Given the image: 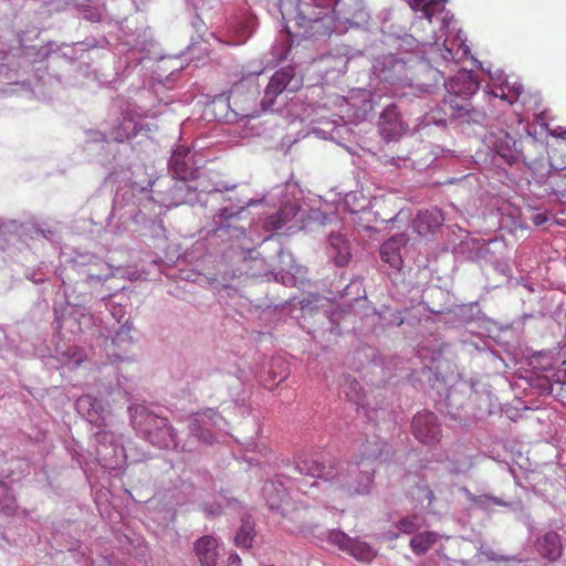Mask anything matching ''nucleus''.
I'll use <instances>...</instances> for the list:
<instances>
[{
  "instance_id": "42",
  "label": "nucleus",
  "mask_w": 566,
  "mask_h": 566,
  "mask_svg": "<svg viewBox=\"0 0 566 566\" xmlns=\"http://www.w3.org/2000/svg\"><path fill=\"white\" fill-rule=\"evenodd\" d=\"M448 52V55H444L446 59H448L449 56H452V52L450 50H447Z\"/></svg>"
},
{
  "instance_id": "8",
  "label": "nucleus",
  "mask_w": 566,
  "mask_h": 566,
  "mask_svg": "<svg viewBox=\"0 0 566 566\" xmlns=\"http://www.w3.org/2000/svg\"><path fill=\"white\" fill-rule=\"evenodd\" d=\"M295 75L292 66L276 71L270 78L264 92L263 105L271 106L275 98L291 84Z\"/></svg>"
},
{
  "instance_id": "37",
  "label": "nucleus",
  "mask_w": 566,
  "mask_h": 566,
  "mask_svg": "<svg viewBox=\"0 0 566 566\" xmlns=\"http://www.w3.org/2000/svg\"><path fill=\"white\" fill-rule=\"evenodd\" d=\"M243 86H244V82L237 83V84L232 87V90H231V92H230V93H231V96H233V95L235 94V92H237V91H239V90H240L241 87H243Z\"/></svg>"
},
{
  "instance_id": "12",
  "label": "nucleus",
  "mask_w": 566,
  "mask_h": 566,
  "mask_svg": "<svg viewBox=\"0 0 566 566\" xmlns=\"http://www.w3.org/2000/svg\"><path fill=\"white\" fill-rule=\"evenodd\" d=\"M382 453L381 441L377 437L366 439L359 447V453L350 461H359V464L366 468H373L370 464Z\"/></svg>"
},
{
  "instance_id": "35",
  "label": "nucleus",
  "mask_w": 566,
  "mask_h": 566,
  "mask_svg": "<svg viewBox=\"0 0 566 566\" xmlns=\"http://www.w3.org/2000/svg\"><path fill=\"white\" fill-rule=\"evenodd\" d=\"M400 220H402V211H400L399 213H397V216H396L392 220H390V222H391V229H394V228H395V226H396Z\"/></svg>"
},
{
  "instance_id": "11",
  "label": "nucleus",
  "mask_w": 566,
  "mask_h": 566,
  "mask_svg": "<svg viewBox=\"0 0 566 566\" xmlns=\"http://www.w3.org/2000/svg\"><path fill=\"white\" fill-rule=\"evenodd\" d=\"M218 542L214 537L206 535L195 543V552L201 566H216L218 557Z\"/></svg>"
},
{
  "instance_id": "24",
  "label": "nucleus",
  "mask_w": 566,
  "mask_h": 566,
  "mask_svg": "<svg viewBox=\"0 0 566 566\" xmlns=\"http://www.w3.org/2000/svg\"><path fill=\"white\" fill-rule=\"evenodd\" d=\"M555 150H560L564 154V160L562 164H566V130L560 134V139L557 140V146L555 148H552V153Z\"/></svg>"
},
{
  "instance_id": "33",
  "label": "nucleus",
  "mask_w": 566,
  "mask_h": 566,
  "mask_svg": "<svg viewBox=\"0 0 566 566\" xmlns=\"http://www.w3.org/2000/svg\"><path fill=\"white\" fill-rule=\"evenodd\" d=\"M219 222L221 223L224 220H233V219H238V217L235 214H232V213H227V210H223L221 211V213L219 214Z\"/></svg>"
},
{
  "instance_id": "21",
  "label": "nucleus",
  "mask_w": 566,
  "mask_h": 566,
  "mask_svg": "<svg viewBox=\"0 0 566 566\" xmlns=\"http://www.w3.org/2000/svg\"><path fill=\"white\" fill-rule=\"evenodd\" d=\"M409 241L408 235L405 232H395L390 235L388 243L390 248H405Z\"/></svg>"
},
{
  "instance_id": "28",
  "label": "nucleus",
  "mask_w": 566,
  "mask_h": 566,
  "mask_svg": "<svg viewBox=\"0 0 566 566\" xmlns=\"http://www.w3.org/2000/svg\"><path fill=\"white\" fill-rule=\"evenodd\" d=\"M130 136H132V135H130V134H128V133H125V132H124V133H122V132H120V129L118 128V129H116V130L114 132V137H113V139H114L115 142H117V143H123V142H125L126 139H129V138H130Z\"/></svg>"
},
{
  "instance_id": "38",
  "label": "nucleus",
  "mask_w": 566,
  "mask_h": 566,
  "mask_svg": "<svg viewBox=\"0 0 566 566\" xmlns=\"http://www.w3.org/2000/svg\"><path fill=\"white\" fill-rule=\"evenodd\" d=\"M287 375H289V373H287L286 368H283V370L279 375L280 377H279L277 382L283 381L287 377Z\"/></svg>"
},
{
  "instance_id": "9",
  "label": "nucleus",
  "mask_w": 566,
  "mask_h": 566,
  "mask_svg": "<svg viewBox=\"0 0 566 566\" xmlns=\"http://www.w3.org/2000/svg\"><path fill=\"white\" fill-rule=\"evenodd\" d=\"M444 221L443 214L438 209L420 211L413 219V231L420 237L433 235Z\"/></svg>"
},
{
  "instance_id": "17",
  "label": "nucleus",
  "mask_w": 566,
  "mask_h": 566,
  "mask_svg": "<svg viewBox=\"0 0 566 566\" xmlns=\"http://www.w3.org/2000/svg\"><path fill=\"white\" fill-rule=\"evenodd\" d=\"M437 542V534L433 532H422L410 539V547L417 555L427 553Z\"/></svg>"
},
{
  "instance_id": "30",
  "label": "nucleus",
  "mask_w": 566,
  "mask_h": 566,
  "mask_svg": "<svg viewBox=\"0 0 566 566\" xmlns=\"http://www.w3.org/2000/svg\"><path fill=\"white\" fill-rule=\"evenodd\" d=\"M280 272H286V273H292V274H301V268L300 266H294L293 264L291 265H287V266H281L280 268Z\"/></svg>"
},
{
  "instance_id": "19",
  "label": "nucleus",
  "mask_w": 566,
  "mask_h": 566,
  "mask_svg": "<svg viewBox=\"0 0 566 566\" xmlns=\"http://www.w3.org/2000/svg\"><path fill=\"white\" fill-rule=\"evenodd\" d=\"M399 252L400 250H380V258L392 269L400 270L403 261Z\"/></svg>"
},
{
  "instance_id": "31",
  "label": "nucleus",
  "mask_w": 566,
  "mask_h": 566,
  "mask_svg": "<svg viewBox=\"0 0 566 566\" xmlns=\"http://www.w3.org/2000/svg\"><path fill=\"white\" fill-rule=\"evenodd\" d=\"M203 511H205V512H206V514H207V515H209V516H214V515H219V514H221V507H220V506H218V507H216V509H214V507H212V506H208V505H206V506H205V509H203Z\"/></svg>"
},
{
  "instance_id": "34",
  "label": "nucleus",
  "mask_w": 566,
  "mask_h": 566,
  "mask_svg": "<svg viewBox=\"0 0 566 566\" xmlns=\"http://www.w3.org/2000/svg\"><path fill=\"white\" fill-rule=\"evenodd\" d=\"M304 514V512L302 511H298V510H295L292 515L289 517L290 521H296V520H300L302 517V515Z\"/></svg>"
},
{
  "instance_id": "7",
  "label": "nucleus",
  "mask_w": 566,
  "mask_h": 566,
  "mask_svg": "<svg viewBox=\"0 0 566 566\" xmlns=\"http://www.w3.org/2000/svg\"><path fill=\"white\" fill-rule=\"evenodd\" d=\"M379 130L381 136L388 142L397 139L405 133L406 126L401 120L396 105H388L381 112L379 117Z\"/></svg>"
},
{
  "instance_id": "36",
  "label": "nucleus",
  "mask_w": 566,
  "mask_h": 566,
  "mask_svg": "<svg viewBox=\"0 0 566 566\" xmlns=\"http://www.w3.org/2000/svg\"><path fill=\"white\" fill-rule=\"evenodd\" d=\"M538 142L536 138L534 137H531L528 139L525 140V146H532V147H535L537 146Z\"/></svg>"
},
{
  "instance_id": "5",
  "label": "nucleus",
  "mask_w": 566,
  "mask_h": 566,
  "mask_svg": "<svg viewBox=\"0 0 566 566\" xmlns=\"http://www.w3.org/2000/svg\"><path fill=\"white\" fill-rule=\"evenodd\" d=\"M412 429L415 437L424 444H436L441 439V428L432 412H419L413 417Z\"/></svg>"
},
{
  "instance_id": "16",
  "label": "nucleus",
  "mask_w": 566,
  "mask_h": 566,
  "mask_svg": "<svg viewBox=\"0 0 566 566\" xmlns=\"http://www.w3.org/2000/svg\"><path fill=\"white\" fill-rule=\"evenodd\" d=\"M408 3L412 11L422 12L429 22L437 11L444 9V0H409Z\"/></svg>"
},
{
  "instance_id": "13",
  "label": "nucleus",
  "mask_w": 566,
  "mask_h": 566,
  "mask_svg": "<svg viewBox=\"0 0 566 566\" xmlns=\"http://www.w3.org/2000/svg\"><path fill=\"white\" fill-rule=\"evenodd\" d=\"M537 551L546 559H558L563 553L560 536L556 532L546 533L537 539Z\"/></svg>"
},
{
  "instance_id": "10",
  "label": "nucleus",
  "mask_w": 566,
  "mask_h": 566,
  "mask_svg": "<svg viewBox=\"0 0 566 566\" xmlns=\"http://www.w3.org/2000/svg\"><path fill=\"white\" fill-rule=\"evenodd\" d=\"M189 155V149L186 147H178L170 157V169L174 176L182 181L195 179L197 169L191 168L186 158Z\"/></svg>"
},
{
  "instance_id": "45",
  "label": "nucleus",
  "mask_w": 566,
  "mask_h": 566,
  "mask_svg": "<svg viewBox=\"0 0 566 566\" xmlns=\"http://www.w3.org/2000/svg\"><path fill=\"white\" fill-rule=\"evenodd\" d=\"M133 129H134V134L133 135H136V133H137L136 125L133 126Z\"/></svg>"
},
{
  "instance_id": "40",
  "label": "nucleus",
  "mask_w": 566,
  "mask_h": 566,
  "mask_svg": "<svg viewBox=\"0 0 566 566\" xmlns=\"http://www.w3.org/2000/svg\"><path fill=\"white\" fill-rule=\"evenodd\" d=\"M464 467H465V469H470L472 467V460H471L470 457L467 459V462L464 463Z\"/></svg>"
},
{
  "instance_id": "14",
  "label": "nucleus",
  "mask_w": 566,
  "mask_h": 566,
  "mask_svg": "<svg viewBox=\"0 0 566 566\" xmlns=\"http://www.w3.org/2000/svg\"><path fill=\"white\" fill-rule=\"evenodd\" d=\"M263 495L271 510L283 509V504L287 499L285 489L281 484H275L274 482L264 484Z\"/></svg>"
},
{
  "instance_id": "18",
  "label": "nucleus",
  "mask_w": 566,
  "mask_h": 566,
  "mask_svg": "<svg viewBox=\"0 0 566 566\" xmlns=\"http://www.w3.org/2000/svg\"><path fill=\"white\" fill-rule=\"evenodd\" d=\"M253 536L254 534L252 525L248 522H244L234 537L235 545L244 548L251 547Z\"/></svg>"
},
{
  "instance_id": "1",
  "label": "nucleus",
  "mask_w": 566,
  "mask_h": 566,
  "mask_svg": "<svg viewBox=\"0 0 566 566\" xmlns=\"http://www.w3.org/2000/svg\"><path fill=\"white\" fill-rule=\"evenodd\" d=\"M374 468L363 467L359 461L342 464L334 460L317 464L311 472L331 482L332 492L344 497L369 494L374 486Z\"/></svg>"
},
{
  "instance_id": "41",
  "label": "nucleus",
  "mask_w": 566,
  "mask_h": 566,
  "mask_svg": "<svg viewBox=\"0 0 566 566\" xmlns=\"http://www.w3.org/2000/svg\"><path fill=\"white\" fill-rule=\"evenodd\" d=\"M521 153H522L523 159H524L525 161H527V160H532V158H531L528 155L524 154V151H523V150H522Z\"/></svg>"
},
{
  "instance_id": "25",
  "label": "nucleus",
  "mask_w": 566,
  "mask_h": 566,
  "mask_svg": "<svg viewBox=\"0 0 566 566\" xmlns=\"http://www.w3.org/2000/svg\"><path fill=\"white\" fill-rule=\"evenodd\" d=\"M331 248H340V245L347 244V241L342 234H332L329 237Z\"/></svg>"
},
{
  "instance_id": "6",
  "label": "nucleus",
  "mask_w": 566,
  "mask_h": 566,
  "mask_svg": "<svg viewBox=\"0 0 566 566\" xmlns=\"http://www.w3.org/2000/svg\"><path fill=\"white\" fill-rule=\"evenodd\" d=\"M300 206L297 203L287 202L275 214L265 220L264 228L265 230H281L286 227V230L292 233L294 229H300L295 221Z\"/></svg>"
},
{
  "instance_id": "2",
  "label": "nucleus",
  "mask_w": 566,
  "mask_h": 566,
  "mask_svg": "<svg viewBox=\"0 0 566 566\" xmlns=\"http://www.w3.org/2000/svg\"><path fill=\"white\" fill-rule=\"evenodd\" d=\"M339 0H297L295 22L297 34L305 39L329 35L334 30V10Z\"/></svg>"
},
{
  "instance_id": "23",
  "label": "nucleus",
  "mask_w": 566,
  "mask_h": 566,
  "mask_svg": "<svg viewBox=\"0 0 566 566\" xmlns=\"http://www.w3.org/2000/svg\"><path fill=\"white\" fill-rule=\"evenodd\" d=\"M334 262L337 266H345L352 259L350 250H336Z\"/></svg>"
},
{
  "instance_id": "44",
  "label": "nucleus",
  "mask_w": 566,
  "mask_h": 566,
  "mask_svg": "<svg viewBox=\"0 0 566 566\" xmlns=\"http://www.w3.org/2000/svg\"><path fill=\"white\" fill-rule=\"evenodd\" d=\"M453 471H454L455 473H459V472H460V471H462V470H461L460 468H455Z\"/></svg>"
},
{
  "instance_id": "43",
  "label": "nucleus",
  "mask_w": 566,
  "mask_h": 566,
  "mask_svg": "<svg viewBox=\"0 0 566 566\" xmlns=\"http://www.w3.org/2000/svg\"><path fill=\"white\" fill-rule=\"evenodd\" d=\"M303 527H304V523L303 522H301L300 525L296 526V528H298V530H301Z\"/></svg>"
},
{
  "instance_id": "4",
  "label": "nucleus",
  "mask_w": 566,
  "mask_h": 566,
  "mask_svg": "<svg viewBox=\"0 0 566 566\" xmlns=\"http://www.w3.org/2000/svg\"><path fill=\"white\" fill-rule=\"evenodd\" d=\"M328 541L340 551L346 552L359 562H371L376 557V551L365 542L349 537L340 531H332Z\"/></svg>"
},
{
  "instance_id": "22",
  "label": "nucleus",
  "mask_w": 566,
  "mask_h": 566,
  "mask_svg": "<svg viewBox=\"0 0 566 566\" xmlns=\"http://www.w3.org/2000/svg\"><path fill=\"white\" fill-rule=\"evenodd\" d=\"M190 431L192 434L198 437L199 440H202L206 443H212V434L210 432H203L197 420L191 423Z\"/></svg>"
},
{
  "instance_id": "20",
  "label": "nucleus",
  "mask_w": 566,
  "mask_h": 566,
  "mask_svg": "<svg viewBox=\"0 0 566 566\" xmlns=\"http://www.w3.org/2000/svg\"><path fill=\"white\" fill-rule=\"evenodd\" d=\"M417 520V516L401 518L397 523V528L406 534L415 533L419 530L420 526Z\"/></svg>"
},
{
  "instance_id": "29",
  "label": "nucleus",
  "mask_w": 566,
  "mask_h": 566,
  "mask_svg": "<svg viewBox=\"0 0 566 566\" xmlns=\"http://www.w3.org/2000/svg\"><path fill=\"white\" fill-rule=\"evenodd\" d=\"M283 365H284V364H283V361H282L281 359H273V360H272V363H271V369H270L269 374L272 376V379H273V380H276V378H277V377H276V374H275V371H274V369H273V368H274V367H279V368H281V367H283Z\"/></svg>"
},
{
  "instance_id": "32",
  "label": "nucleus",
  "mask_w": 566,
  "mask_h": 566,
  "mask_svg": "<svg viewBox=\"0 0 566 566\" xmlns=\"http://www.w3.org/2000/svg\"><path fill=\"white\" fill-rule=\"evenodd\" d=\"M277 256L281 262H283L285 260L292 261V253L290 252V250H280L277 252Z\"/></svg>"
},
{
  "instance_id": "27",
  "label": "nucleus",
  "mask_w": 566,
  "mask_h": 566,
  "mask_svg": "<svg viewBox=\"0 0 566 566\" xmlns=\"http://www.w3.org/2000/svg\"><path fill=\"white\" fill-rule=\"evenodd\" d=\"M548 218L545 213H535L532 217V221L536 227L543 226L547 222Z\"/></svg>"
},
{
  "instance_id": "3",
  "label": "nucleus",
  "mask_w": 566,
  "mask_h": 566,
  "mask_svg": "<svg viewBox=\"0 0 566 566\" xmlns=\"http://www.w3.org/2000/svg\"><path fill=\"white\" fill-rule=\"evenodd\" d=\"M480 82L472 71L461 70L447 84L444 104L453 111H469L470 98L479 91Z\"/></svg>"
},
{
  "instance_id": "39",
  "label": "nucleus",
  "mask_w": 566,
  "mask_h": 566,
  "mask_svg": "<svg viewBox=\"0 0 566 566\" xmlns=\"http://www.w3.org/2000/svg\"><path fill=\"white\" fill-rule=\"evenodd\" d=\"M513 91H514V96H515V98H517V97L521 95V93H522V91H523V90H522V86H521V85H518V86H514V87H513Z\"/></svg>"
},
{
  "instance_id": "15",
  "label": "nucleus",
  "mask_w": 566,
  "mask_h": 566,
  "mask_svg": "<svg viewBox=\"0 0 566 566\" xmlns=\"http://www.w3.org/2000/svg\"><path fill=\"white\" fill-rule=\"evenodd\" d=\"M147 421L149 426L155 427L159 431L156 433V437L158 438L157 443H167V440L172 442L175 441L176 432L167 418L149 415L147 417Z\"/></svg>"
},
{
  "instance_id": "26",
  "label": "nucleus",
  "mask_w": 566,
  "mask_h": 566,
  "mask_svg": "<svg viewBox=\"0 0 566 566\" xmlns=\"http://www.w3.org/2000/svg\"><path fill=\"white\" fill-rule=\"evenodd\" d=\"M489 94L493 97H497L503 101H507L510 104L513 103V99L507 94H505L504 87H502V86L496 90L491 91Z\"/></svg>"
}]
</instances>
